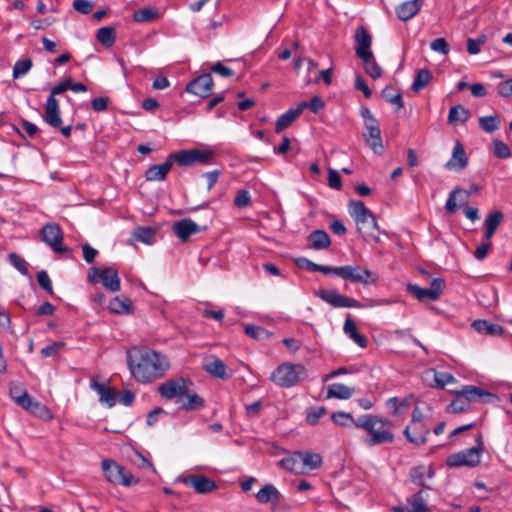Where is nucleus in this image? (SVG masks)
Here are the masks:
<instances>
[{
  "label": "nucleus",
  "instance_id": "39448f33",
  "mask_svg": "<svg viewBox=\"0 0 512 512\" xmlns=\"http://www.w3.org/2000/svg\"><path fill=\"white\" fill-rule=\"evenodd\" d=\"M101 468L106 480L111 484L130 487L139 483L138 477L114 460L104 459L101 462Z\"/></svg>",
  "mask_w": 512,
  "mask_h": 512
},
{
  "label": "nucleus",
  "instance_id": "603ef678",
  "mask_svg": "<svg viewBox=\"0 0 512 512\" xmlns=\"http://www.w3.org/2000/svg\"><path fill=\"white\" fill-rule=\"evenodd\" d=\"M393 86L388 85L382 90V97L386 99L387 102L396 106V110H400L403 108V100L402 95L400 93L392 94Z\"/></svg>",
  "mask_w": 512,
  "mask_h": 512
},
{
  "label": "nucleus",
  "instance_id": "cd10ccee",
  "mask_svg": "<svg viewBox=\"0 0 512 512\" xmlns=\"http://www.w3.org/2000/svg\"><path fill=\"white\" fill-rule=\"evenodd\" d=\"M281 494L273 484L264 485L256 494V499L261 504L271 503L277 505Z\"/></svg>",
  "mask_w": 512,
  "mask_h": 512
},
{
  "label": "nucleus",
  "instance_id": "f03ea898",
  "mask_svg": "<svg viewBox=\"0 0 512 512\" xmlns=\"http://www.w3.org/2000/svg\"><path fill=\"white\" fill-rule=\"evenodd\" d=\"M393 422L377 415L366 414L357 418L355 427L367 432L363 443L368 447L392 443L395 439L392 431Z\"/></svg>",
  "mask_w": 512,
  "mask_h": 512
},
{
  "label": "nucleus",
  "instance_id": "ddd939ff",
  "mask_svg": "<svg viewBox=\"0 0 512 512\" xmlns=\"http://www.w3.org/2000/svg\"><path fill=\"white\" fill-rule=\"evenodd\" d=\"M481 454V448L471 447L448 456L446 464L449 467H475L480 463Z\"/></svg>",
  "mask_w": 512,
  "mask_h": 512
},
{
  "label": "nucleus",
  "instance_id": "49530a36",
  "mask_svg": "<svg viewBox=\"0 0 512 512\" xmlns=\"http://www.w3.org/2000/svg\"><path fill=\"white\" fill-rule=\"evenodd\" d=\"M116 39L115 29L113 27H101L97 31V40L106 47H111Z\"/></svg>",
  "mask_w": 512,
  "mask_h": 512
},
{
  "label": "nucleus",
  "instance_id": "5701e85b",
  "mask_svg": "<svg viewBox=\"0 0 512 512\" xmlns=\"http://www.w3.org/2000/svg\"><path fill=\"white\" fill-rule=\"evenodd\" d=\"M460 395L467 401L470 405L472 402L482 401L486 402L488 398H495V395L483 390L480 387L466 385L461 390H457Z\"/></svg>",
  "mask_w": 512,
  "mask_h": 512
},
{
  "label": "nucleus",
  "instance_id": "bb28decb",
  "mask_svg": "<svg viewBox=\"0 0 512 512\" xmlns=\"http://www.w3.org/2000/svg\"><path fill=\"white\" fill-rule=\"evenodd\" d=\"M172 165V161L168 157L164 163L150 166L145 171V179L150 182L165 180Z\"/></svg>",
  "mask_w": 512,
  "mask_h": 512
},
{
  "label": "nucleus",
  "instance_id": "7c9ffc66",
  "mask_svg": "<svg viewBox=\"0 0 512 512\" xmlns=\"http://www.w3.org/2000/svg\"><path fill=\"white\" fill-rule=\"evenodd\" d=\"M355 390L352 387H349L342 383H333L328 385L327 387V399L335 398V399H341V400H347L350 399Z\"/></svg>",
  "mask_w": 512,
  "mask_h": 512
},
{
  "label": "nucleus",
  "instance_id": "a211bd4d",
  "mask_svg": "<svg viewBox=\"0 0 512 512\" xmlns=\"http://www.w3.org/2000/svg\"><path fill=\"white\" fill-rule=\"evenodd\" d=\"M186 486L193 487L199 494H206L217 488L214 480L203 475H189L182 479Z\"/></svg>",
  "mask_w": 512,
  "mask_h": 512
},
{
  "label": "nucleus",
  "instance_id": "f3484780",
  "mask_svg": "<svg viewBox=\"0 0 512 512\" xmlns=\"http://www.w3.org/2000/svg\"><path fill=\"white\" fill-rule=\"evenodd\" d=\"M173 233L185 243L191 235L199 233L202 228L190 218H184L174 222L172 227Z\"/></svg>",
  "mask_w": 512,
  "mask_h": 512
},
{
  "label": "nucleus",
  "instance_id": "3c124183",
  "mask_svg": "<svg viewBox=\"0 0 512 512\" xmlns=\"http://www.w3.org/2000/svg\"><path fill=\"white\" fill-rule=\"evenodd\" d=\"M331 419L336 425L343 427L350 425L355 426V422L357 421V419H354L350 413L344 411H337L332 413Z\"/></svg>",
  "mask_w": 512,
  "mask_h": 512
},
{
  "label": "nucleus",
  "instance_id": "4be33fe9",
  "mask_svg": "<svg viewBox=\"0 0 512 512\" xmlns=\"http://www.w3.org/2000/svg\"><path fill=\"white\" fill-rule=\"evenodd\" d=\"M468 165L463 145L457 141L453 147L451 158L445 164L447 170H462Z\"/></svg>",
  "mask_w": 512,
  "mask_h": 512
},
{
  "label": "nucleus",
  "instance_id": "e433bc0d",
  "mask_svg": "<svg viewBox=\"0 0 512 512\" xmlns=\"http://www.w3.org/2000/svg\"><path fill=\"white\" fill-rule=\"evenodd\" d=\"M301 469L315 470L322 465V457L318 453L314 452H301L300 456Z\"/></svg>",
  "mask_w": 512,
  "mask_h": 512
},
{
  "label": "nucleus",
  "instance_id": "6e6552de",
  "mask_svg": "<svg viewBox=\"0 0 512 512\" xmlns=\"http://www.w3.org/2000/svg\"><path fill=\"white\" fill-rule=\"evenodd\" d=\"M338 277L345 281L363 285L375 284L378 281V275L375 272L359 265L340 266Z\"/></svg>",
  "mask_w": 512,
  "mask_h": 512
},
{
  "label": "nucleus",
  "instance_id": "473e14b6",
  "mask_svg": "<svg viewBox=\"0 0 512 512\" xmlns=\"http://www.w3.org/2000/svg\"><path fill=\"white\" fill-rule=\"evenodd\" d=\"M472 327L478 333L490 336H499L503 333V328L500 325L491 323L487 320H475L472 323Z\"/></svg>",
  "mask_w": 512,
  "mask_h": 512
},
{
  "label": "nucleus",
  "instance_id": "2f4dec72",
  "mask_svg": "<svg viewBox=\"0 0 512 512\" xmlns=\"http://www.w3.org/2000/svg\"><path fill=\"white\" fill-rule=\"evenodd\" d=\"M204 369L210 375L219 379H227L229 375L226 372V365L222 360L216 357H210L206 359Z\"/></svg>",
  "mask_w": 512,
  "mask_h": 512
},
{
  "label": "nucleus",
  "instance_id": "1a4fd4ad",
  "mask_svg": "<svg viewBox=\"0 0 512 512\" xmlns=\"http://www.w3.org/2000/svg\"><path fill=\"white\" fill-rule=\"evenodd\" d=\"M9 394L17 405L34 415L43 416L48 412L45 405L40 402L33 401L27 391L22 389L20 386H11Z\"/></svg>",
  "mask_w": 512,
  "mask_h": 512
},
{
  "label": "nucleus",
  "instance_id": "864d4df0",
  "mask_svg": "<svg viewBox=\"0 0 512 512\" xmlns=\"http://www.w3.org/2000/svg\"><path fill=\"white\" fill-rule=\"evenodd\" d=\"M244 330L248 336L256 340L266 339L270 336V333L260 326L246 325Z\"/></svg>",
  "mask_w": 512,
  "mask_h": 512
},
{
  "label": "nucleus",
  "instance_id": "4d7b16f0",
  "mask_svg": "<svg viewBox=\"0 0 512 512\" xmlns=\"http://www.w3.org/2000/svg\"><path fill=\"white\" fill-rule=\"evenodd\" d=\"M10 263L23 275L28 274L27 262L16 253L9 254Z\"/></svg>",
  "mask_w": 512,
  "mask_h": 512
},
{
  "label": "nucleus",
  "instance_id": "4468645a",
  "mask_svg": "<svg viewBox=\"0 0 512 512\" xmlns=\"http://www.w3.org/2000/svg\"><path fill=\"white\" fill-rule=\"evenodd\" d=\"M189 384H191V382L188 379L182 377L177 379H170L163 382L158 387V392L163 398L167 400H171L177 397V403H179L182 402L184 393H186V387Z\"/></svg>",
  "mask_w": 512,
  "mask_h": 512
},
{
  "label": "nucleus",
  "instance_id": "a878e982",
  "mask_svg": "<svg viewBox=\"0 0 512 512\" xmlns=\"http://www.w3.org/2000/svg\"><path fill=\"white\" fill-rule=\"evenodd\" d=\"M470 194L471 192L460 188L452 190L445 204L447 213L454 214L459 209L460 205L468 202Z\"/></svg>",
  "mask_w": 512,
  "mask_h": 512
},
{
  "label": "nucleus",
  "instance_id": "f8f14e48",
  "mask_svg": "<svg viewBox=\"0 0 512 512\" xmlns=\"http://www.w3.org/2000/svg\"><path fill=\"white\" fill-rule=\"evenodd\" d=\"M41 239L56 253L68 252L69 249L63 246V231L56 223H47L41 229Z\"/></svg>",
  "mask_w": 512,
  "mask_h": 512
},
{
  "label": "nucleus",
  "instance_id": "b1692460",
  "mask_svg": "<svg viewBox=\"0 0 512 512\" xmlns=\"http://www.w3.org/2000/svg\"><path fill=\"white\" fill-rule=\"evenodd\" d=\"M423 0H408L395 9L398 19L401 21H408L413 18L422 8Z\"/></svg>",
  "mask_w": 512,
  "mask_h": 512
},
{
  "label": "nucleus",
  "instance_id": "f257e3e1",
  "mask_svg": "<svg viewBox=\"0 0 512 512\" xmlns=\"http://www.w3.org/2000/svg\"><path fill=\"white\" fill-rule=\"evenodd\" d=\"M127 364L133 378L142 384L162 378L170 368L168 358L153 349H132L128 352Z\"/></svg>",
  "mask_w": 512,
  "mask_h": 512
},
{
  "label": "nucleus",
  "instance_id": "09e8293b",
  "mask_svg": "<svg viewBox=\"0 0 512 512\" xmlns=\"http://www.w3.org/2000/svg\"><path fill=\"white\" fill-rule=\"evenodd\" d=\"M32 66V60L29 58L18 60L13 67V79H19L25 76L31 70Z\"/></svg>",
  "mask_w": 512,
  "mask_h": 512
},
{
  "label": "nucleus",
  "instance_id": "c85d7f7f",
  "mask_svg": "<svg viewBox=\"0 0 512 512\" xmlns=\"http://www.w3.org/2000/svg\"><path fill=\"white\" fill-rule=\"evenodd\" d=\"M309 248L314 250H324L330 247L331 239L324 230H315L308 235Z\"/></svg>",
  "mask_w": 512,
  "mask_h": 512
},
{
  "label": "nucleus",
  "instance_id": "052dcab7",
  "mask_svg": "<svg viewBox=\"0 0 512 512\" xmlns=\"http://www.w3.org/2000/svg\"><path fill=\"white\" fill-rule=\"evenodd\" d=\"M37 281L39 286L49 294H53L51 280L46 271L42 270L37 273Z\"/></svg>",
  "mask_w": 512,
  "mask_h": 512
},
{
  "label": "nucleus",
  "instance_id": "0e129e2a",
  "mask_svg": "<svg viewBox=\"0 0 512 512\" xmlns=\"http://www.w3.org/2000/svg\"><path fill=\"white\" fill-rule=\"evenodd\" d=\"M195 154V163L210 164L213 158V153L208 150L193 149Z\"/></svg>",
  "mask_w": 512,
  "mask_h": 512
},
{
  "label": "nucleus",
  "instance_id": "20e7f679",
  "mask_svg": "<svg viewBox=\"0 0 512 512\" xmlns=\"http://www.w3.org/2000/svg\"><path fill=\"white\" fill-rule=\"evenodd\" d=\"M307 377V370L302 364L283 363L270 376V380L283 388L297 385Z\"/></svg>",
  "mask_w": 512,
  "mask_h": 512
},
{
  "label": "nucleus",
  "instance_id": "5fc2aeb1",
  "mask_svg": "<svg viewBox=\"0 0 512 512\" xmlns=\"http://www.w3.org/2000/svg\"><path fill=\"white\" fill-rule=\"evenodd\" d=\"M410 479L413 483L422 486L427 487L425 484V477H426V467L424 466H417L410 470Z\"/></svg>",
  "mask_w": 512,
  "mask_h": 512
},
{
  "label": "nucleus",
  "instance_id": "c9c22d12",
  "mask_svg": "<svg viewBox=\"0 0 512 512\" xmlns=\"http://www.w3.org/2000/svg\"><path fill=\"white\" fill-rule=\"evenodd\" d=\"M503 221V214L500 211H495L488 215L484 222L485 226V238L486 240H490L495 234L498 226Z\"/></svg>",
  "mask_w": 512,
  "mask_h": 512
},
{
  "label": "nucleus",
  "instance_id": "58836bf2",
  "mask_svg": "<svg viewBox=\"0 0 512 512\" xmlns=\"http://www.w3.org/2000/svg\"><path fill=\"white\" fill-rule=\"evenodd\" d=\"M301 451H296L289 457L283 458L280 460V466L290 472L299 473L302 472L301 462H300Z\"/></svg>",
  "mask_w": 512,
  "mask_h": 512
},
{
  "label": "nucleus",
  "instance_id": "338daca9",
  "mask_svg": "<svg viewBox=\"0 0 512 512\" xmlns=\"http://www.w3.org/2000/svg\"><path fill=\"white\" fill-rule=\"evenodd\" d=\"M73 8L81 14H89L93 9V3L88 0H74Z\"/></svg>",
  "mask_w": 512,
  "mask_h": 512
},
{
  "label": "nucleus",
  "instance_id": "79ce46f5",
  "mask_svg": "<svg viewBox=\"0 0 512 512\" xmlns=\"http://www.w3.org/2000/svg\"><path fill=\"white\" fill-rule=\"evenodd\" d=\"M469 118V111L462 105L451 107L448 114V123L456 124L457 122L465 123Z\"/></svg>",
  "mask_w": 512,
  "mask_h": 512
},
{
  "label": "nucleus",
  "instance_id": "a18cd8bd",
  "mask_svg": "<svg viewBox=\"0 0 512 512\" xmlns=\"http://www.w3.org/2000/svg\"><path fill=\"white\" fill-rule=\"evenodd\" d=\"M157 17V10L151 7L138 9L132 15L133 20L139 23L150 22L156 19Z\"/></svg>",
  "mask_w": 512,
  "mask_h": 512
},
{
  "label": "nucleus",
  "instance_id": "4c0bfd02",
  "mask_svg": "<svg viewBox=\"0 0 512 512\" xmlns=\"http://www.w3.org/2000/svg\"><path fill=\"white\" fill-rule=\"evenodd\" d=\"M344 332L357 343L361 348L367 346V338L357 332L356 324L351 318H347L344 323Z\"/></svg>",
  "mask_w": 512,
  "mask_h": 512
},
{
  "label": "nucleus",
  "instance_id": "423d86ee",
  "mask_svg": "<svg viewBox=\"0 0 512 512\" xmlns=\"http://www.w3.org/2000/svg\"><path fill=\"white\" fill-rule=\"evenodd\" d=\"M66 92V87L64 84L58 83L54 87L51 88L50 95L48 96L46 103L44 105V121L53 128H59L62 124V119L60 116V107L58 100L55 98L56 95L62 94Z\"/></svg>",
  "mask_w": 512,
  "mask_h": 512
},
{
  "label": "nucleus",
  "instance_id": "69168bd1",
  "mask_svg": "<svg viewBox=\"0 0 512 512\" xmlns=\"http://www.w3.org/2000/svg\"><path fill=\"white\" fill-rule=\"evenodd\" d=\"M430 47L433 51L444 55L448 54L449 52V45L444 38L435 39L434 41L431 42Z\"/></svg>",
  "mask_w": 512,
  "mask_h": 512
},
{
  "label": "nucleus",
  "instance_id": "c03bdc74",
  "mask_svg": "<svg viewBox=\"0 0 512 512\" xmlns=\"http://www.w3.org/2000/svg\"><path fill=\"white\" fill-rule=\"evenodd\" d=\"M134 238L145 244H152L155 240V230L151 227H137L133 232Z\"/></svg>",
  "mask_w": 512,
  "mask_h": 512
},
{
  "label": "nucleus",
  "instance_id": "774afa93",
  "mask_svg": "<svg viewBox=\"0 0 512 512\" xmlns=\"http://www.w3.org/2000/svg\"><path fill=\"white\" fill-rule=\"evenodd\" d=\"M328 185L332 189H336V190H340L342 188L341 177H340L339 173L334 169H329Z\"/></svg>",
  "mask_w": 512,
  "mask_h": 512
},
{
  "label": "nucleus",
  "instance_id": "9d476101",
  "mask_svg": "<svg viewBox=\"0 0 512 512\" xmlns=\"http://www.w3.org/2000/svg\"><path fill=\"white\" fill-rule=\"evenodd\" d=\"M315 295L334 308H361L362 304L354 298L344 296L334 289H319Z\"/></svg>",
  "mask_w": 512,
  "mask_h": 512
},
{
  "label": "nucleus",
  "instance_id": "680f3d73",
  "mask_svg": "<svg viewBox=\"0 0 512 512\" xmlns=\"http://www.w3.org/2000/svg\"><path fill=\"white\" fill-rule=\"evenodd\" d=\"M251 203V197L247 190H240L238 191L235 199H234V205L238 208H245L249 206Z\"/></svg>",
  "mask_w": 512,
  "mask_h": 512
},
{
  "label": "nucleus",
  "instance_id": "412c9836",
  "mask_svg": "<svg viewBox=\"0 0 512 512\" xmlns=\"http://www.w3.org/2000/svg\"><path fill=\"white\" fill-rule=\"evenodd\" d=\"M307 108V102L302 101L299 103L297 108L289 109L287 112L280 115L275 123V132L280 133L287 127H289L303 112L304 109Z\"/></svg>",
  "mask_w": 512,
  "mask_h": 512
},
{
  "label": "nucleus",
  "instance_id": "72a5a7b5",
  "mask_svg": "<svg viewBox=\"0 0 512 512\" xmlns=\"http://www.w3.org/2000/svg\"><path fill=\"white\" fill-rule=\"evenodd\" d=\"M109 310L115 314H130L133 311L132 302L124 296H116L108 305Z\"/></svg>",
  "mask_w": 512,
  "mask_h": 512
},
{
  "label": "nucleus",
  "instance_id": "7ed1b4c3",
  "mask_svg": "<svg viewBox=\"0 0 512 512\" xmlns=\"http://www.w3.org/2000/svg\"><path fill=\"white\" fill-rule=\"evenodd\" d=\"M349 214L354 219L359 233L365 240L376 239L378 224L373 213L362 201L351 200L348 205Z\"/></svg>",
  "mask_w": 512,
  "mask_h": 512
},
{
  "label": "nucleus",
  "instance_id": "aec40b11",
  "mask_svg": "<svg viewBox=\"0 0 512 512\" xmlns=\"http://www.w3.org/2000/svg\"><path fill=\"white\" fill-rule=\"evenodd\" d=\"M365 132L363 133V137L365 139L366 144L373 150L376 154H382L384 152V146L381 138V130L378 123L365 126Z\"/></svg>",
  "mask_w": 512,
  "mask_h": 512
},
{
  "label": "nucleus",
  "instance_id": "c756f323",
  "mask_svg": "<svg viewBox=\"0 0 512 512\" xmlns=\"http://www.w3.org/2000/svg\"><path fill=\"white\" fill-rule=\"evenodd\" d=\"M181 408L187 411H195L202 409L205 406V401L202 397H200L197 393L186 387V393L182 398Z\"/></svg>",
  "mask_w": 512,
  "mask_h": 512
},
{
  "label": "nucleus",
  "instance_id": "bf43d9fd",
  "mask_svg": "<svg viewBox=\"0 0 512 512\" xmlns=\"http://www.w3.org/2000/svg\"><path fill=\"white\" fill-rule=\"evenodd\" d=\"M434 379L439 388H444L447 384L456 382L455 377L447 372H436Z\"/></svg>",
  "mask_w": 512,
  "mask_h": 512
},
{
  "label": "nucleus",
  "instance_id": "e2e57ef3",
  "mask_svg": "<svg viewBox=\"0 0 512 512\" xmlns=\"http://www.w3.org/2000/svg\"><path fill=\"white\" fill-rule=\"evenodd\" d=\"M325 414V407L313 408L307 412L306 420L309 424L315 425L319 421V419Z\"/></svg>",
  "mask_w": 512,
  "mask_h": 512
},
{
  "label": "nucleus",
  "instance_id": "8fccbe9b",
  "mask_svg": "<svg viewBox=\"0 0 512 512\" xmlns=\"http://www.w3.org/2000/svg\"><path fill=\"white\" fill-rule=\"evenodd\" d=\"M456 398L448 405L447 411L449 413H461L467 411L470 405L467 401L460 395V393L456 390L454 391Z\"/></svg>",
  "mask_w": 512,
  "mask_h": 512
},
{
  "label": "nucleus",
  "instance_id": "393cba45",
  "mask_svg": "<svg viewBox=\"0 0 512 512\" xmlns=\"http://www.w3.org/2000/svg\"><path fill=\"white\" fill-rule=\"evenodd\" d=\"M90 387L99 395V401L108 407L116 404V391L114 388L108 387L104 383H99L95 379L91 381Z\"/></svg>",
  "mask_w": 512,
  "mask_h": 512
},
{
  "label": "nucleus",
  "instance_id": "37998d69",
  "mask_svg": "<svg viewBox=\"0 0 512 512\" xmlns=\"http://www.w3.org/2000/svg\"><path fill=\"white\" fill-rule=\"evenodd\" d=\"M365 72L373 79H378L382 75V69L379 64L376 62L374 54H371L369 57L361 58Z\"/></svg>",
  "mask_w": 512,
  "mask_h": 512
},
{
  "label": "nucleus",
  "instance_id": "2eb2a0df",
  "mask_svg": "<svg viewBox=\"0 0 512 512\" xmlns=\"http://www.w3.org/2000/svg\"><path fill=\"white\" fill-rule=\"evenodd\" d=\"M213 79L209 73H204L190 81L186 86L188 93L206 98L212 94Z\"/></svg>",
  "mask_w": 512,
  "mask_h": 512
},
{
  "label": "nucleus",
  "instance_id": "9b49d317",
  "mask_svg": "<svg viewBox=\"0 0 512 512\" xmlns=\"http://www.w3.org/2000/svg\"><path fill=\"white\" fill-rule=\"evenodd\" d=\"M444 281L441 278H435L431 282L430 288H422L415 284L407 285V291L421 302L435 301L443 292Z\"/></svg>",
  "mask_w": 512,
  "mask_h": 512
},
{
  "label": "nucleus",
  "instance_id": "f704fd0d",
  "mask_svg": "<svg viewBox=\"0 0 512 512\" xmlns=\"http://www.w3.org/2000/svg\"><path fill=\"white\" fill-rule=\"evenodd\" d=\"M408 512H432L426 503V497L422 490L407 499Z\"/></svg>",
  "mask_w": 512,
  "mask_h": 512
},
{
  "label": "nucleus",
  "instance_id": "ea45409f",
  "mask_svg": "<svg viewBox=\"0 0 512 512\" xmlns=\"http://www.w3.org/2000/svg\"><path fill=\"white\" fill-rule=\"evenodd\" d=\"M432 79V73L428 69H419L415 75L411 89L414 92H419L425 88Z\"/></svg>",
  "mask_w": 512,
  "mask_h": 512
},
{
  "label": "nucleus",
  "instance_id": "de8ad7c7",
  "mask_svg": "<svg viewBox=\"0 0 512 512\" xmlns=\"http://www.w3.org/2000/svg\"><path fill=\"white\" fill-rule=\"evenodd\" d=\"M479 126L483 131L492 133L499 129L500 119L496 114L483 116L479 118Z\"/></svg>",
  "mask_w": 512,
  "mask_h": 512
},
{
  "label": "nucleus",
  "instance_id": "a19ab883",
  "mask_svg": "<svg viewBox=\"0 0 512 512\" xmlns=\"http://www.w3.org/2000/svg\"><path fill=\"white\" fill-rule=\"evenodd\" d=\"M170 160L175 161L179 166H189L195 163V154L193 149L181 150L168 156Z\"/></svg>",
  "mask_w": 512,
  "mask_h": 512
},
{
  "label": "nucleus",
  "instance_id": "dca6fc26",
  "mask_svg": "<svg viewBox=\"0 0 512 512\" xmlns=\"http://www.w3.org/2000/svg\"><path fill=\"white\" fill-rule=\"evenodd\" d=\"M355 41V54L358 58L369 57L373 54L371 50L372 36L369 34L367 29L360 25L356 28L354 33Z\"/></svg>",
  "mask_w": 512,
  "mask_h": 512
},
{
  "label": "nucleus",
  "instance_id": "6e6d98bb",
  "mask_svg": "<svg viewBox=\"0 0 512 512\" xmlns=\"http://www.w3.org/2000/svg\"><path fill=\"white\" fill-rule=\"evenodd\" d=\"M493 152L499 159H506L511 156L509 147L501 140H493Z\"/></svg>",
  "mask_w": 512,
  "mask_h": 512
},
{
  "label": "nucleus",
  "instance_id": "13d9d810",
  "mask_svg": "<svg viewBox=\"0 0 512 512\" xmlns=\"http://www.w3.org/2000/svg\"><path fill=\"white\" fill-rule=\"evenodd\" d=\"M131 462L138 468H148L153 472H156L153 464L139 452L134 453V455L131 457Z\"/></svg>",
  "mask_w": 512,
  "mask_h": 512
},
{
  "label": "nucleus",
  "instance_id": "0eeeda50",
  "mask_svg": "<svg viewBox=\"0 0 512 512\" xmlns=\"http://www.w3.org/2000/svg\"><path fill=\"white\" fill-rule=\"evenodd\" d=\"M87 280L90 283L101 282L102 285L111 292H117L121 288L118 272L112 267H91L87 274Z\"/></svg>",
  "mask_w": 512,
  "mask_h": 512
},
{
  "label": "nucleus",
  "instance_id": "6ab92c4d",
  "mask_svg": "<svg viewBox=\"0 0 512 512\" xmlns=\"http://www.w3.org/2000/svg\"><path fill=\"white\" fill-rule=\"evenodd\" d=\"M430 429L424 423L409 424L403 431L406 439L415 445H423L427 442Z\"/></svg>",
  "mask_w": 512,
  "mask_h": 512
}]
</instances>
